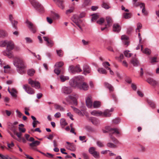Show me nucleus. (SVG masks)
<instances>
[{"mask_svg":"<svg viewBox=\"0 0 159 159\" xmlns=\"http://www.w3.org/2000/svg\"><path fill=\"white\" fill-rule=\"evenodd\" d=\"M68 70L70 72L73 74H75L76 72H80L82 71L79 65H77L75 66L72 65L70 66L69 67Z\"/></svg>","mask_w":159,"mask_h":159,"instance_id":"obj_4","label":"nucleus"},{"mask_svg":"<svg viewBox=\"0 0 159 159\" xmlns=\"http://www.w3.org/2000/svg\"><path fill=\"white\" fill-rule=\"evenodd\" d=\"M28 83L32 87L36 89H39L40 87V83L38 81H34L30 79L28 80Z\"/></svg>","mask_w":159,"mask_h":159,"instance_id":"obj_5","label":"nucleus"},{"mask_svg":"<svg viewBox=\"0 0 159 159\" xmlns=\"http://www.w3.org/2000/svg\"><path fill=\"white\" fill-rule=\"evenodd\" d=\"M56 52L57 55L59 57H62L64 54L63 52L61 49L60 50H57Z\"/></svg>","mask_w":159,"mask_h":159,"instance_id":"obj_36","label":"nucleus"},{"mask_svg":"<svg viewBox=\"0 0 159 159\" xmlns=\"http://www.w3.org/2000/svg\"><path fill=\"white\" fill-rule=\"evenodd\" d=\"M31 4L36 10L39 9L41 4L36 0H29Z\"/></svg>","mask_w":159,"mask_h":159,"instance_id":"obj_9","label":"nucleus"},{"mask_svg":"<svg viewBox=\"0 0 159 159\" xmlns=\"http://www.w3.org/2000/svg\"><path fill=\"white\" fill-rule=\"evenodd\" d=\"M17 93V91L16 89L14 88H12L11 89V91L10 93L12 96L14 97H16V94Z\"/></svg>","mask_w":159,"mask_h":159,"instance_id":"obj_27","label":"nucleus"},{"mask_svg":"<svg viewBox=\"0 0 159 159\" xmlns=\"http://www.w3.org/2000/svg\"><path fill=\"white\" fill-rule=\"evenodd\" d=\"M40 142L38 141H33L32 143H30L29 145L31 147L37 146L40 144Z\"/></svg>","mask_w":159,"mask_h":159,"instance_id":"obj_28","label":"nucleus"},{"mask_svg":"<svg viewBox=\"0 0 159 159\" xmlns=\"http://www.w3.org/2000/svg\"><path fill=\"white\" fill-rule=\"evenodd\" d=\"M102 6V7L105 9H108L110 8L109 3L105 2H103Z\"/></svg>","mask_w":159,"mask_h":159,"instance_id":"obj_37","label":"nucleus"},{"mask_svg":"<svg viewBox=\"0 0 159 159\" xmlns=\"http://www.w3.org/2000/svg\"><path fill=\"white\" fill-rule=\"evenodd\" d=\"M98 18V16L97 14H93L92 15V17L91 19V20L92 21H94Z\"/></svg>","mask_w":159,"mask_h":159,"instance_id":"obj_51","label":"nucleus"},{"mask_svg":"<svg viewBox=\"0 0 159 159\" xmlns=\"http://www.w3.org/2000/svg\"><path fill=\"white\" fill-rule=\"evenodd\" d=\"M39 12L40 13H43L44 11V8L43 6L41 5L38 9H37Z\"/></svg>","mask_w":159,"mask_h":159,"instance_id":"obj_57","label":"nucleus"},{"mask_svg":"<svg viewBox=\"0 0 159 159\" xmlns=\"http://www.w3.org/2000/svg\"><path fill=\"white\" fill-rule=\"evenodd\" d=\"M22 133L21 132H17L16 131H16L15 133H13L14 134H16L17 137L19 138H21V136L22 135Z\"/></svg>","mask_w":159,"mask_h":159,"instance_id":"obj_54","label":"nucleus"},{"mask_svg":"<svg viewBox=\"0 0 159 159\" xmlns=\"http://www.w3.org/2000/svg\"><path fill=\"white\" fill-rule=\"evenodd\" d=\"M23 88L25 91L29 94L32 95L35 93L34 90L28 84L23 85Z\"/></svg>","mask_w":159,"mask_h":159,"instance_id":"obj_6","label":"nucleus"},{"mask_svg":"<svg viewBox=\"0 0 159 159\" xmlns=\"http://www.w3.org/2000/svg\"><path fill=\"white\" fill-rule=\"evenodd\" d=\"M113 122L115 124H117L120 122V119L119 118H116L113 120Z\"/></svg>","mask_w":159,"mask_h":159,"instance_id":"obj_59","label":"nucleus"},{"mask_svg":"<svg viewBox=\"0 0 159 159\" xmlns=\"http://www.w3.org/2000/svg\"><path fill=\"white\" fill-rule=\"evenodd\" d=\"M79 21L77 22H76L75 23L76 24V25L79 27V28L82 30V29L81 27L80 26V23L81 22V21L80 20H78Z\"/></svg>","mask_w":159,"mask_h":159,"instance_id":"obj_61","label":"nucleus"},{"mask_svg":"<svg viewBox=\"0 0 159 159\" xmlns=\"http://www.w3.org/2000/svg\"><path fill=\"white\" fill-rule=\"evenodd\" d=\"M25 22L28 27L32 33H34L36 32L37 28L32 23L29 21L28 20H26Z\"/></svg>","mask_w":159,"mask_h":159,"instance_id":"obj_7","label":"nucleus"},{"mask_svg":"<svg viewBox=\"0 0 159 159\" xmlns=\"http://www.w3.org/2000/svg\"><path fill=\"white\" fill-rule=\"evenodd\" d=\"M69 85L71 87L80 90L87 91L89 89L88 84L84 82V78L81 75L74 77L69 81Z\"/></svg>","mask_w":159,"mask_h":159,"instance_id":"obj_1","label":"nucleus"},{"mask_svg":"<svg viewBox=\"0 0 159 159\" xmlns=\"http://www.w3.org/2000/svg\"><path fill=\"white\" fill-rule=\"evenodd\" d=\"M90 1V0H84V2L83 4L82 5L84 7L87 6L89 4Z\"/></svg>","mask_w":159,"mask_h":159,"instance_id":"obj_56","label":"nucleus"},{"mask_svg":"<svg viewBox=\"0 0 159 159\" xmlns=\"http://www.w3.org/2000/svg\"><path fill=\"white\" fill-rule=\"evenodd\" d=\"M108 129L109 131L110 132L109 134V137L112 142L116 144H120V143L119 141L112 135V134H113L120 135L121 134L118 129L117 128H110Z\"/></svg>","mask_w":159,"mask_h":159,"instance_id":"obj_2","label":"nucleus"},{"mask_svg":"<svg viewBox=\"0 0 159 159\" xmlns=\"http://www.w3.org/2000/svg\"><path fill=\"white\" fill-rule=\"evenodd\" d=\"M74 9V8L73 7H70L69 9L66 11V14H68L73 12Z\"/></svg>","mask_w":159,"mask_h":159,"instance_id":"obj_49","label":"nucleus"},{"mask_svg":"<svg viewBox=\"0 0 159 159\" xmlns=\"http://www.w3.org/2000/svg\"><path fill=\"white\" fill-rule=\"evenodd\" d=\"M104 85L110 91H113L114 89L113 87L109 83L107 82L104 83Z\"/></svg>","mask_w":159,"mask_h":159,"instance_id":"obj_31","label":"nucleus"},{"mask_svg":"<svg viewBox=\"0 0 159 159\" xmlns=\"http://www.w3.org/2000/svg\"><path fill=\"white\" fill-rule=\"evenodd\" d=\"M105 21V20L103 18H101L100 19L97 21V23L100 25H102Z\"/></svg>","mask_w":159,"mask_h":159,"instance_id":"obj_58","label":"nucleus"},{"mask_svg":"<svg viewBox=\"0 0 159 159\" xmlns=\"http://www.w3.org/2000/svg\"><path fill=\"white\" fill-rule=\"evenodd\" d=\"M14 47V44L12 41H8L7 46V50L10 51L12 50Z\"/></svg>","mask_w":159,"mask_h":159,"instance_id":"obj_10","label":"nucleus"},{"mask_svg":"<svg viewBox=\"0 0 159 159\" xmlns=\"http://www.w3.org/2000/svg\"><path fill=\"white\" fill-rule=\"evenodd\" d=\"M106 146L110 148H115L116 147V146L114 143L111 142H108L106 144Z\"/></svg>","mask_w":159,"mask_h":159,"instance_id":"obj_30","label":"nucleus"},{"mask_svg":"<svg viewBox=\"0 0 159 159\" xmlns=\"http://www.w3.org/2000/svg\"><path fill=\"white\" fill-rule=\"evenodd\" d=\"M84 72L87 73H89L90 72V69L89 67L87 65H84L83 67Z\"/></svg>","mask_w":159,"mask_h":159,"instance_id":"obj_29","label":"nucleus"},{"mask_svg":"<svg viewBox=\"0 0 159 159\" xmlns=\"http://www.w3.org/2000/svg\"><path fill=\"white\" fill-rule=\"evenodd\" d=\"M82 42L84 45H88L89 43V41H86L84 39H82Z\"/></svg>","mask_w":159,"mask_h":159,"instance_id":"obj_63","label":"nucleus"},{"mask_svg":"<svg viewBox=\"0 0 159 159\" xmlns=\"http://www.w3.org/2000/svg\"><path fill=\"white\" fill-rule=\"evenodd\" d=\"M14 65L17 68L22 66L23 67H25V64L24 61L21 59L18 58H15L13 61Z\"/></svg>","mask_w":159,"mask_h":159,"instance_id":"obj_3","label":"nucleus"},{"mask_svg":"<svg viewBox=\"0 0 159 159\" xmlns=\"http://www.w3.org/2000/svg\"><path fill=\"white\" fill-rule=\"evenodd\" d=\"M89 120L94 125H97L99 123V121L96 118L94 117L90 118Z\"/></svg>","mask_w":159,"mask_h":159,"instance_id":"obj_24","label":"nucleus"},{"mask_svg":"<svg viewBox=\"0 0 159 159\" xmlns=\"http://www.w3.org/2000/svg\"><path fill=\"white\" fill-rule=\"evenodd\" d=\"M66 143L69 145V146L67 147L68 149L73 151L75 150V146L73 143H71L68 142H66Z\"/></svg>","mask_w":159,"mask_h":159,"instance_id":"obj_22","label":"nucleus"},{"mask_svg":"<svg viewBox=\"0 0 159 159\" xmlns=\"http://www.w3.org/2000/svg\"><path fill=\"white\" fill-rule=\"evenodd\" d=\"M72 91V89L70 87L64 86L62 88V93L65 94H69L71 93Z\"/></svg>","mask_w":159,"mask_h":159,"instance_id":"obj_8","label":"nucleus"},{"mask_svg":"<svg viewBox=\"0 0 159 159\" xmlns=\"http://www.w3.org/2000/svg\"><path fill=\"white\" fill-rule=\"evenodd\" d=\"M8 41L7 40L2 41L0 44V46L1 47H4L6 46H7Z\"/></svg>","mask_w":159,"mask_h":159,"instance_id":"obj_48","label":"nucleus"},{"mask_svg":"<svg viewBox=\"0 0 159 159\" xmlns=\"http://www.w3.org/2000/svg\"><path fill=\"white\" fill-rule=\"evenodd\" d=\"M121 39L123 41L128 40V37L125 35H123L121 36Z\"/></svg>","mask_w":159,"mask_h":159,"instance_id":"obj_64","label":"nucleus"},{"mask_svg":"<svg viewBox=\"0 0 159 159\" xmlns=\"http://www.w3.org/2000/svg\"><path fill=\"white\" fill-rule=\"evenodd\" d=\"M25 39L26 41V43H31L33 42L32 39L30 38L26 37L25 38Z\"/></svg>","mask_w":159,"mask_h":159,"instance_id":"obj_62","label":"nucleus"},{"mask_svg":"<svg viewBox=\"0 0 159 159\" xmlns=\"http://www.w3.org/2000/svg\"><path fill=\"white\" fill-rule=\"evenodd\" d=\"M0 35L3 37H5L7 35L6 32L3 30H0Z\"/></svg>","mask_w":159,"mask_h":159,"instance_id":"obj_50","label":"nucleus"},{"mask_svg":"<svg viewBox=\"0 0 159 159\" xmlns=\"http://www.w3.org/2000/svg\"><path fill=\"white\" fill-rule=\"evenodd\" d=\"M44 40L47 42L46 45L49 47H52L54 44L53 41L51 40H49L48 38L47 37H43Z\"/></svg>","mask_w":159,"mask_h":159,"instance_id":"obj_11","label":"nucleus"},{"mask_svg":"<svg viewBox=\"0 0 159 159\" xmlns=\"http://www.w3.org/2000/svg\"><path fill=\"white\" fill-rule=\"evenodd\" d=\"M129 50H126L124 52V54L125 56L127 57H129L131 56L132 54L129 53Z\"/></svg>","mask_w":159,"mask_h":159,"instance_id":"obj_44","label":"nucleus"},{"mask_svg":"<svg viewBox=\"0 0 159 159\" xmlns=\"http://www.w3.org/2000/svg\"><path fill=\"white\" fill-rule=\"evenodd\" d=\"M90 96H88L86 98V103L87 106L88 108H91L93 106V102Z\"/></svg>","mask_w":159,"mask_h":159,"instance_id":"obj_14","label":"nucleus"},{"mask_svg":"<svg viewBox=\"0 0 159 159\" xmlns=\"http://www.w3.org/2000/svg\"><path fill=\"white\" fill-rule=\"evenodd\" d=\"M124 18L126 19L130 18L131 16V14L130 13H124L123 14Z\"/></svg>","mask_w":159,"mask_h":159,"instance_id":"obj_35","label":"nucleus"},{"mask_svg":"<svg viewBox=\"0 0 159 159\" xmlns=\"http://www.w3.org/2000/svg\"><path fill=\"white\" fill-rule=\"evenodd\" d=\"M35 72V70L32 69H29L27 71L28 74L30 76L33 75Z\"/></svg>","mask_w":159,"mask_h":159,"instance_id":"obj_38","label":"nucleus"},{"mask_svg":"<svg viewBox=\"0 0 159 159\" xmlns=\"http://www.w3.org/2000/svg\"><path fill=\"white\" fill-rule=\"evenodd\" d=\"M106 20L107 23V25L108 27L111 26L112 22L111 18L109 16H107L106 17Z\"/></svg>","mask_w":159,"mask_h":159,"instance_id":"obj_26","label":"nucleus"},{"mask_svg":"<svg viewBox=\"0 0 159 159\" xmlns=\"http://www.w3.org/2000/svg\"><path fill=\"white\" fill-rule=\"evenodd\" d=\"M92 155L96 158H98L99 157V153L96 151L94 152Z\"/></svg>","mask_w":159,"mask_h":159,"instance_id":"obj_47","label":"nucleus"},{"mask_svg":"<svg viewBox=\"0 0 159 159\" xmlns=\"http://www.w3.org/2000/svg\"><path fill=\"white\" fill-rule=\"evenodd\" d=\"M68 97L74 103H76V100L78 98V96L75 93H72L69 95Z\"/></svg>","mask_w":159,"mask_h":159,"instance_id":"obj_13","label":"nucleus"},{"mask_svg":"<svg viewBox=\"0 0 159 159\" xmlns=\"http://www.w3.org/2000/svg\"><path fill=\"white\" fill-rule=\"evenodd\" d=\"M91 114L95 116H99L102 114V113L99 111L94 110L90 112Z\"/></svg>","mask_w":159,"mask_h":159,"instance_id":"obj_19","label":"nucleus"},{"mask_svg":"<svg viewBox=\"0 0 159 159\" xmlns=\"http://www.w3.org/2000/svg\"><path fill=\"white\" fill-rule=\"evenodd\" d=\"M7 127L8 129L11 130L13 133H15L16 131V127L13 124L10 122H8L7 124Z\"/></svg>","mask_w":159,"mask_h":159,"instance_id":"obj_15","label":"nucleus"},{"mask_svg":"<svg viewBox=\"0 0 159 159\" xmlns=\"http://www.w3.org/2000/svg\"><path fill=\"white\" fill-rule=\"evenodd\" d=\"M148 102L149 104V105L152 108H155V105L152 101L150 100H148L147 101Z\"/></svg>","mask_w":159,"mask_h":159,"instance_id":"obj_43","label":"nucleus"},{"mask_svg":"<svg viewBox=\"0 0 159 159\" xmlns=\"http://www.w3.org/2000/svg\"><path fill=\"white\" fill-rule=\"evenodd\" d=\"M60 124L62 126V127H64L65 126L67 125V123L66 122L65 119L62 118L60 120Z\"/></svg>","mask_w":159,"mask_h":159,"instance_id":"obj_40","label":"nucleus"},{"mask_svg":"<svg viewBox=\"0 0 159 159\" xmlns=\"http://www.w3.org/2000/svg\"><path fill=\"white\" fill-rule=\"evenodd\" d=\"M147 81L152 86H155L157 84V82L153 79L149 78L147 80Z\"/></svg>","mask_w":159,"mask_h":159,"instance_id":"obj_16","label":"nucleus"},{"mask_svg":"<svg viewBox=\"0 0 159 159\" xmlns=\"http://www.w3.org/2000/svg\"><path fill=\"white\" fill-rule=\"evenodd\" d=\"M13 27L15 29H16L17 28V25L18 24V22L15 20H14L12 21V23H11Z\"/></svg>","mask_w":159,"mask_h":159,"instance_id":"obj_52","label":"nucleus"},{"mask_svg":"<svg viewBox=\"0 0 159 159\" xmlns=\"http://www.w3.org/2000/svg\"><path fill=\"white\" fill-rule=\"evenodd\" d=\"M54 72L57 75H58L61 72V70L59 68L57 67V68L55 69Z\"/></svg>","mask_w":159,"mask_h":159,"instance_id":"obj_60","label":"nucleus"},{"mask_svg":"<svg viewBox=\"0 0 159 159\" xmlns=\"http://www.w3.org/2000/svg\"><path fill=\"white\" fill-rule=\"evenodd\" d=\"M143 52L147 55H149L151 54V52L150 49L146 48L143 51Z\"/></svg>","mask_w":159,"mask_h":159,"instance_id":"obj_34","label":"nucleus"},{"mask_svg":"<svg viewBox=\"0 0 159 159\" xmlns=\"http://www.w3.org/2000/svg\"><path fill=\"white\" fill-rule=\"evenodd\" d=\"M100 102H94L93 104V107L94 108H98L100 107Z\"/></svg>","mask_w":159,"mask_h":159,"instance_id":"obj_46","label":"nucleus"},{"mask_svg":"<svg viewBox=\"0 0 159 159\" xmlns=\"http://www.w3.org/2000/svg\"><path fill=\"white\" fill-rule=\"evenodd\" d=\"M59 77L61 81L62 82L68 80L69 79V77L68 76H65L63 75H61Z\"/></svg>","mask_w":159,"mask_h":159,"instance_id":"obj_20","label":"nucleus"},{"mask_svg":"<svg viewBox=\"0 0 159 159\" xmlns=\"http://www.w3.org/2000/svg\"><path fill=\"white\" fill-rule=\"evenodd\" d=\"M96 149L94 147H92L90 148L89 150V153L92 155L93 153H94V152L96 151Z\"/></svg>","mask_w":159,"mask_h":159,"instance_id":"obj_45","label":"nucleus"},{"mask_svg":"<svg viewBox=\"0 0 159 159\" xmlns=\"http://www.w3.org/2000/svg\"><path fill=\"white\" fill-rule=\"evenodd\" d=\"M98 71L100 74H106L107 72L106 70L102 68H99L98 69Z\"/></svg>","mask_w":159,"mask_h":159,"instance_id":"obj_42","label":"nucleus"},{"mask_svg":"<svg viewBox=\"0 0 159 159\" xmlns=\"http://www.w3.org/2000/svg\"><path fill=\"white\" fill-rule=\"evenodd\" d=\"M113 110L114 109L113 108H111L110 110L107 109L102 113V115L105 117H109L111 115L110 113L112 112Z\"/></svg>","mask_w":159,"mask_h":159,"instance_id":"obj_12","label":"nucleus"},{"mask_svg":"<svg viewBox=\"0 0 159 159\" xmlns=\"http://www.w3.org/2000/svg\"><path fill=\"white\" fill-rule=\"evenodd\" d=\"M64 65V63L62 61H59L57 62L55 65L56 67H61Z\"/></svg>","mask_w":159,"mask_h":159,"instance_id":"obj_39","label":"nucleus"},{"mask_svg":"<svg viewBox=\"0 0 159 159\" xmlns=\"http://www.w3.org/2000/svg\"><path fill=\"white\" fill-rule=\"evenodd\" d=\"M131 62L134 66H138L139 63V61L136 58H132L131 61Z\"/></svg>","mask_w":159,"mask_h":159,"instance_id":"obj_25","label":"nucleus"},{"mask_svg":"<svg viewBox=\"0 0 159 159\" xmlns=\"http://www.w3.org/2000/svg\"><path fill=\"white\" fill-rule=\"evenodd\" d=\"M72 108L74 110V111L76 112V113H77L79 115L81 116H83V114L82 113V112L78 109L73 107H72Z\"/></svg>","mask_w":159,"mask_h":159,"instance_id":"obj_32","label":"nucleus"},{"mask_svg":"<svg viewBox=\"0 0 159 159\" xmlns=\"http://www.w3.org/2000/svg\"><path fill=\"white\" fill-rule=\"evenodd\" d=\"M24 66L25 67L24 68L22 67V66H20L17 68V70L20 74H23L25 73L26 72L25 69L26 68L27 66L25 64L24 65Z\"/></svg>","mask_w":159,"mask_h":159,"instance_id":"obj_17","label":"nucleus"},{"mask_svg":"<svg viewBox=\"0 0 159 159\" xmlns=\"http://www.w3.org/2000/svg\"><path fill=\"white\" fill-rule=\"evenodd\" d=\"M97 145L99 147L102 148L104 146L103 142L100 141H97L96 142Z\"/></svg>","mask_w":159,"mask_h":159,"instance_id":"obj_53","label":"nucleus"},{"mask_svg":"<svg viewBox=\"0 0 159 159\" xmlns=\"http://www.w3.org/2000/svg\"><path fill=\"white\" fill-rule=\"evenodd\" d=\"M113 31L115 32H119L121 29L119 25L117 24H115L113 25Z\"/></svg>","mask_w":159,"mask_h":159,"instance_id":"obj_21","label":"nucleus"},{"mask_svg":"<svg viewBox=\"0 0 159 159\" xmlns=\"http://www.w3.org/2000/svg\"><path fill=\"white\" fill-rule=\"evenodd\" d=\"M55 108L57 110H59L61 111H63L64 110V108L60 105L55 104Z\"/></svg>","mask_w":159,"mask_h":159,"instance_id":"obj_33","label":"nucleus"},{"mask_svg":"<svg viewBox=\"0 0 159 159\" xmlns=\"http://www.w3.org/2000/svg\"><path fill=\"white\" fill-rule=\"evenodd\" d=\"M139 146L140 148V151L141 152H144L146 151V149L145 147L141 145H139Z\"/></svg>","mask_w":159,"mask_h":159,"instance_id":"obj_55","label":"nucleus"},{"mask_svg":"<svg viewBox=\"0 0 159 159\" xmlns=\"http://www.w3.org/2000/svg\"><path fill=\"white\" fill-rule=\"evenodd\" d=\"M8 51H4L2 52L3 55L7 56L9 58H11L13 57V55L12 52Z\"/></svg>","mask_w":159,"mask_h":159,"instance_id":"obj_18","label":"nucleus"},{"mask_svg":"<svg viewBox=\"0 0 159 159\" xmlns=\"http://www.w3.org/2000/svg\"><path fill=\"white\" fill-rule=\"evenodd\" d=\"M103 66L107 70H110V68L108 66H110L109 63L107 61L103 62L102 63Z\"/></svg>","mask_w":159,"mask_h":159,"instance_id":"obj_41","label":"nucleus"},{"mask_svg":"<svg viewBox=\"0 0 159 159\" xmlns=\"http://www.w3.org/2000/svg\"><path fill=\"white\" fill-rule=\"evenodd\" d=\"M61 9H63L64 8V1H63L59 0L56 4Z\"/></svg>","mask_w":159,"mask_h":159,"instance_id":"obj_23","label":"nucleus"}]
</instances>
